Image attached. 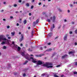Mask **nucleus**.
I'll return each mask as SVG.
<instances>
[{
    "label": "nucleus",
    "mask_w": 77,
    "mask_h": 77,
    "mask_svg": "<svg viewBox=\"0 0 77 77\" xmlns=\"http://www.w3.org/2000/svg\"><path fill=\"white\" fill-rule=\"evenodd\" d=\"M54 76L55 77H59V76H58L57 75H56V74H54Z\"/></svg>",
    "instance_id": "nucleus-23"
},
{
    "label": "nucleus",
    "mask_w": 77,
    "mask_h": 77,
    "mask_svg": "<svg viewBox=\"0 0 77 77\" xmlns=\"http://www.w3.org/2000/svg\"><path fill=\"white\" fill-rule=\"evenodd\" d=\"M76 3V2H73V4H75Z\"/></svg>",
    "instance_id": "nucleus-61"
},
{
    "label": "nucleus",
    "mask_w": 77,
    "mask_h": 77,
    "mask_svg": "<svg viewBox=\"0 0 77 77\" xmlns=\"http://www.w3.org/2000/svg\"><path fill=\"white\" fill-rule=\"evenodd\" d=\"M69 12H70L69 10H68V13H69Z\"/></svg>",
    "instance_id": "nucleus-60"
},
{
    "label": "nucleus",
    "mask_w": 77,
    "mask_h": 77,
    "mask_svg": "<svg viewBox=\"0 0 77 77\" xmlns=\"http://www.w3.org/2000/svg\"><path fill=\"white\" fill-rule=\"evenodd\" d=\"M51 50H52V49L51 48H50V49H47L46 50V51H51Z\"/></svg>",
    "instance_id": "nucleus-11"
},
{
    "label": "nucleus",
    "mask_w": 77,
    "mask_h": 77,
    "mask_svg": "<svg viewBox=\"0 0 77 77\" xmlns=\"http://www.w3.org/2000/svg\"><path fill=\"white\" fill-rule=\"evenodd\" d=\"M10 27V26H7V29H9Z\"/></svg>",
    "instance_id": "nucleus-37"
},
{
    "label": "nucleus",
    "mask_w": 77,
    "mask_h": 77,
    "mask_svg": "<svg viewBox=\"0 0 77 77\" xmlns=\"http://www.w3.org/2000/svg\"><path fill=\"white\" fill-rule=\"evenodd\" d=\"M3 41L1 43L2 45L5 44H6L7 45H10L9 44L10 40L3 38V37H0V41Z\"/></svg>",
    "instance_id": "nucleus-2"
},
{
    "label": "nucleus",
    "mask_w": 77,
    "mask_h": 77,
    "mask_svg": "<svg viewBox=\"0 0 77 77\" xmlns=\"http://www.w3.org/2000/svg\"><path fill=\"white\" fill-rule=\"evenodd\" d=\"M19 3H21V0H20L19 1Z\"/></svg>",
    "instance_id": "nucleus-45"
},
{
    "label": "nucleus",
    "mask_w": 77,
    "mask_h": 77,
    "mask_svg": "<svg viewBox=\"0 0 77 77\" xmlns=\"http://www.w3.org/2000/svg\"><path fill=\"white\" fill-rule=\"evenodd\" d=\"M18 13V11H16V14H17V13Z\"/></svg>",
    "instance_id": "nucleus-64"
},
{
    "label": "nucleus",
    "mask_w": 77,
    "mask_h": 77,
    "mask_svg": "<svg viewBox=\"0 0 77 77\" xmlns=\"http://www.w3.org/2000/svg\"><path fill=\"white\" fill-rule=\"evenodd\" d=\"M33 5L31 6V9H33Z\"/></svg>",
    "instance_id": "nucleus-38"
},
{
    "label": "nucleus",
    "mask_w": 77,
    "mask_h": 77,
    "mask_svg": "<svg viewBox=\"0 0 77 77\" xmlns=\"http://www.w3.org/2000/svg\"><path fill=\"white\" fill-rule=\"evenodd\" d=\"M3 48H4V49H6V47L5 46H4L3 47Z\"/></svg>",
    "instance_id": "nucleus-26"
},
{
    "label": "nucleus",
    "mask_w": 77,
    "mask_h": 77,
    "mask_svg": "<svg viewBox=\"0 0 77 77\" xmlns=\"http://www.w3.org/2000/svg\"><path fill=\"white\" fill-rule=\"evenodd\" d=\"M3 21H6V19H3Z\"/></svg>",
    "instance_id": "nucleus-48"
},
{
    "label": "nucleus",
    "mask_w": 77,
    "mask_h": 77,
    "mask_svg": "<svg viewBox=\"0 0 77 77\" xmlns=\"http://www.w3.org/2000/svg\"><path fill=\"white\" fill-rule=\"evenodd\" d=\"M14 75H17V72H15L14 73Z\"/></svg>",
    "instance_id": "nucleus-35"
},
{
    "label": "nucleus",
    "mask_w": 77,
    "mask_h": 77,
    "mask_svg": "<svg viewBox=\"0 0 77 77\" xmlns=\"http://www.w3.org/2000/svg\"><path fill=\"white\" fill-rule=\"evenodd\" d=\"M68 36V34H66L64 37V40L66 41L67 39V37Z\"/></svg>",
    "instance_id": "nucleus-7"
},
{
    "label": "nucleus",
    "mask_w": 77,
    "mask_h": 77,
    "mask_svg": "<svg viewBox=\"0 0 77 77\" xmlns=\"http://www.w3.org/2000/svg\"><path fill=\"white\" fill-rule=\"evenodd\" d=\"M75 65H77V62H75Z\"/></svg>",
    "instance_id": "nucleus-36"
},
{
    "label": "nucleus",
    "mask_w": 77,
    "mask_h": 77,
    "mask_svg": "<svg viewBox=\"0 0 77 77\" xmlns=\"http://www.w3.org/2000/svg\"><path fill=\"white\" fill-rule=\"evenodd\" d=\"M48 45H50L51 44V43H48Z\"/></svg>",
    "instance_id": "nucleus-54"
},
{
    "label": "nucleus",
    "mask_w": 77,
    "mask_h": 77,
    "mask_svg": "<svg viewBox=\"0 0 77 77\" xmlns=\"http://www.w3.org/2000/svg\"><path fill=\"white\" fill-rule=\"evenodd\" d=\"M20 46H21V47H22V46H23V44H20Z\"/></svg>",
    "instance_id": "nucleus-55"
},
{
    "label": "nucleus",
    "mask_w": 77,
    "mask_h": 77,
    "mask_svg": "<svg viewBox=\"0 0 77 77\" xmlns=\"http://www.w3.org/2000/svg\"><path fill=\"white\" fill-rule=\"evenodd\" d=\"M68 56V55L66 54L64 56H63L62 57V59H64V58H65V57H66Z\"/></svg>",
    "instance_id": "nucleus-9"
},
{
    "label": "nucleus",
    "mask_w": 77,
    "mask_h": 77,
    "mask_svg": "<svg viewBox=\"0 0 77 77\" xmlns=\"http://www.w3.org/2000/svg\"><path fill=\"white\" fill-rule=\"evenodd\" d=\"M31 15H32V14H31V13H29V16H31Z\"/></svg>",
    "instance_id": "nucleus-40"
},
{
    "label": "nucleus",
    "mask_w": 77,
    "mask_h": 77,
    "mask_svg": "<svg viewBox=\"0 0 77 77\" xmlns=\"http://www.w3.org/2000/svg\"><path fill=\"white\" fill-rule=\"evenodd\" d=\"M38 22H39V20L38 19L36 20V22H35V23H36L37 24H38Z\"/></svg>",
    "instance_id": "nucleus-21"
},
{
    "label": "nucleus",
    "mask_w": 77,
    "mask_h": 77,
    "mask_svg": "<svg viewBox=\"0 0 77 77\" xmlns=\"http://www.w3.org/2000/svg\"><path fill=\"white\" fill-rule=\"evenodd\" d=\"M18 47V51H19V53H20V50H21V48H20V47Z\"/></svg>",
    "instance_id": "nucleus-12"
},
{
    "label": "nucleus",
    "mask_w": 77,
    "mask_h": 77,
    "mask_svg": "<svg viewBox=\"0 0 77 77\" xmlns=\"http://www.w3.org/2000/svg\"><path fill=\"white\" fill-rule=\"evenodd\" d=\"M21 38L20 39V42H21V41H23V40L24 35L23 34H21Z\"/></svg>",
    "instance_id": "nucleus-6"
},
{
    "label": "nucleus",
    "mask_w": 77,
    "mask_h": 77,
    "mask_svg": "<svg viewBox=\"0 0 77 77\" xmlns=\"http://www.w3.org/2000/svg\"><path fill=\"white\" fill-rule=\"evenodd\" d=\"M63 77V75H61L60 77Z\"/></svg>",
    "instance_id": "nucleus-47"
},
{
    "label": "nucleus",
    "mask_w": 77,
    "mask_h": 77,
    "mask_svg": "<svg viewBox=\"0 0 77 77\" xmlns=\"http://www.w3.org/2000/svg\"><path fill=\"white\" fill-rule=\"evenodd\" d=\"M6 36L8 37V36H9V35L8 34H7L6 35Z\"/></svg>",
    "instance_id": "nucleus-59"
},
{
    "label": "nucleus",
    "mask_w": 77,
    "mask_h": 77,
    "mask_svg": "<svg viewBox=\"0 0 77 77\" xmlns=\"http://www.w3.org/2000/svg\"><path fill=\"white\" fill-rule=\"evenodd\" d=\"M74 74H77V72H73Z\"/></svg>",
    "instance_id": "nucleus-24"
},
{
    "label": "nucleus",
    "mask_w": 77,
    "mask_h": 77,
    "mask_svg": "<svg viewBox=\"0 0 77 77\" xmlns=\"http://www.w3.org/2000/svg\"><path fill=\"white\" fill-rule=\"evenodd\" d=\"M9 42H10V41H9ZM9 43L10 45H9V46L12 47V45H13V47H16V48H18V46L14 43V42H12V44H10V43H9Z\"/></svg>",
    "instance_id": "nucleus-3"
},
{
    "label": "nucleus",
    "mask_w": 77,
    "mask_h": 77,
    "mask_svg": "<svg viewBox=\"0 0 77 77\" xmlns=\"http://www.w3.org/2000/svg\"><path fill=\"white\" fill-rule=\"evenodd\" d=\"M10 18H11V19H12V18H13V16H11L10 17Z\"/></svg>",
    "instance_id": "nucleus-42"
},
{
    "label": "nucleus",
    "mask_w": 77,
    "mask_h": 77,
    "mask_svg": "<svg viewBox=\"0 0 77 77\" xmlns=\"http://www.w3.org/2000/svg\"><path fill=\"white\" fill-rule=\"evenodd\" d=\"M17 4H14V7H17Z\"/></svg>",
    "instance_id": "nucleus-28"
},
{
    "label": "nucleus",
    "mask_w": 77,
    "mask_h": 77,
    "mask_svg": "<svg viewBox=\"0 0 77 77\" xmlns=\"http://www.w3.org/2000/svg\"><path fill=\"white\" fill-rule=\"evenodd\" d=\"M26 6H27V7H29V3H26Z\"/></svg>",
    "instance_id": "nucleus-15"
},
{
    "label": "nucleus",
    "mask_w": 77,
    "mask_h": 77,
    "mask_svg": "<svg viewBox=\"0 0 77 77\" xmlns=\"http://www.w3.org/2000/svg\"><path fill=\"white\" fill-rule=\"evenodd\" d=\"M21 54L26 59H27V60H29V61H32L33 63H36V66H38V65H42L43 66H45V67H47L48 68H53V66H52L53 64L51 63H46L45 64L44 62H42L41 61L38 60L37 61L36 59L33 58L32 57L29 58L30 57V56L28 54H27L26 53L21 52Z\"/></svg>",
    "instance_id": "nucleus-1"
},
{
    "label": "nucleus",
    "mask_w": 77,
    "mask_h": 77,
    "mask_svg": "<svg viewBox=\"0 0 77 77\" xmlns=\"http://www.w3.org/2000/svg\"><path fill=\"white\" fill-rule=\"evenodd\" d=\"M75 33H77V29H76L75 30Z\"/></svg>",
    "instance_id": "nucleus-34"
},
{
    "label": "nucleus",
    "mask_w": 77,
    "mask_h": 77,
    "mask_svg": "<svg viewBox=\"0 0 77 77\" xmlns=\"http://www.w3.org/2000/svg\"><path fill=\"white\" fill-rule=\"evenodd\" d=\"M52 28H53V29L54 28V24H53Z\"/></svg>",
    "instance_id": "nucleus-32"
},
{
    "label": "nucleus",
    "mask_w": 77,
    "mask_h": 77,
    "mask_svg": "<svg viewBox=\"0 0 77 77\" xmlns=\"http://www.w3.org/2000/svg\"><path fill=\"white\" fill-rule=\"evenodd\" d=\"M28 29H29V30L30 29V27L29 26L28 27Z\"/></svg>",
    "instance_id": "nucleus-44"
},
{
    "label": "nucleus",
    "mask_w": 77,
    "mask_h": 77,
    "mask_svg": "<svg viewBox=\"0 0 77 77\" xmlns=\"http://www.w3.org/2000/svg\"><path fill=\"white\" fill-rule=\"evenodd\" d=\"M33 26H35V25L37 23H36V22H33Z\"/></svg>",
    "instance_id": "nucleus-13"
},
{
    "label": "nucleus",
    "mask_w": 77,
    "mask_h": 77,
    "mask_svg": "<svg viewBox=\"0 0 77 77\" xmlns=\"http://www.w3.org/2000/svg\"><path fill=\"white\" fill-rule=\"evenodd\" d=\"M50 19L51 20H52L53 22H54H54H55V20H56V17H55V16H54L53 18L51 17Z\"/></svg>",
    "instance_id": "nucleus-4"
},
{
    "label": "nucleus",
    "mask_w": 77,
    "mask_h": 77,
    "mask_svg": "<svg viewBox=\"0 0 77 77\" xmlns=\"http://www.w3.org/2000/svg\"><path fill=\"white\" fill-rule=\"evenodd\" d=\"M21 32H19V35H20V34H21Z\"/></svg>",
    "instance_id": "nucleus-63"
},
{
    "label": "nucleus",
    "mask_w": 77,
    "mask_h": 77,
    "mask_svg": "<svg viewBox=\"0 0 77 77\" xmlns=\"http://www.w3.org/2000/svg\"><path fill=\"white\" fill-rule=\"evenodd\" d=\"M69 33L70 34H72V32L70 31V32H69Z\"/></svg>",
    "instance_id": "nucleus-43"
},
{
    "label": "nucleus",
    "mask_w": 77,
    "mask_h": 77,
    "mask_svg": "<svg viewBox=\"0 0 77 77\" xmlns=\"http://www.w3.org/2000/svg\"><path fill=\"white\" fill-rule=\"evenodd\" d=\"M60 65H58L57 66V67H60Z\"/></svg>",
    "instance_id": "nucleus-39"
},
{
    "label": "nucleus",
    "mask_w": 77,
    "mask_h": 77,
    "mask_svg": "<svg viewBox=\"0 0 77 77\" xmlns=\"http://www.w3.org/2000/svg\"><path fill=\"white\" fill-rule=\"evenodd\" d=\"M69 6H70V7H72L73 5H72V4H70V5H69Z\"/></svg>",
    "instance_id": "nucleus-33"
},
{
    "label": "nucleus",
    "mask_w": 77,
    "mask_h": 77,
    "mask_svg": "<svg viewBox=\"0 0 77 77\" xmlns=\"http://www.w3.org/2000/svg\"><path fill=\"white\" fill-rule=\"evenodd\" d=\"M27 62H28V61H27V60L26 61L23 63L24 65H26V63H27Z\"/></svg>",
    "instance_id": "nucleus-17"
},
{
    "label": "nucleus",
    "mask_w": 77,
    "mask_h": 77,
    "mask_svg": "<svg viewBox=\"0 0 77 77\" xmlns=\"http://www.w3.org/2000/svg\"><path fill=\"white\" fill-rule=\"evenodd\" d=\"M75 45H77V43H75Z\"/></svg>",
    "instance_id": "nucleus-52"
},
{
    "label": "nucleus",
    "mask_w": 77,
    "mask_h": 77,
    "mask_svg": "<svg viewBox=\"0 0 77 77\" xmlns=\"http://www.w3.org/2000/svg\"><path fill=\"white\" fill-rule=\"evenodd\" d=\"M47 21L48 22V23H50V22H51V20H50V19H47Z\"/></svg>",
    "instance_id": "nucleus-19"
},
{
    "label": "nucleus",
    "mask_w": 77,
    "mask_h": 77,
    "mask_svg": "<svg viewBox=\"0 0 77 77\" xmlns=\"http://www.w3.org/2000/svg\"><path fill=\"white\" fill-rule=\"evenodd\" d=\"M53 27H51L50 29V30L51 32H52V31L53 30Z\"/></svg>",
    "instance_id": "nucleus-20"
},
{
    "label": "nucleus",
    "mask_w": 77,
    "mask_h": 77,
    "mask_svg": "<svg viewBox=\"0 0 77 77\" xmlns=\"http://www.w3.org/2000/svg\"><path fill=\"white\" fill-rule=\"evenodd\" d=\"M64 21L65 22H66L67 21V20H66L65 19V20H64Z\"/></svg>",
    "instance_id": "nucleus-41"
},
{
    "label": "nucleus",
    "mask_w": 77,
    "mask_h": 77,
    "mask_svg": "<svg viewBox=\"0 0 77 77\" xmlns=\"http://www.w3.org/2000/svg\"><path fill=\"white\" fill-rule=\"evenodd\" d=\"M41 5V3L39 2V3H38V5Z\"/></svg>",
    "instance_id": "nucleus-46"
},
{
    "label": "nucleus",
    "mask_w": 77,
    "mask_h": 77,
    "mask_svg": "<svg viewBox=\"0 0 77 77\" xmlns=\"http://www.w3.org/2000/svg\"><path fill=\"white\" fill-rule=\"evenodd\" d=\"M46 47H46V46H45L44 47V48H46Z\"/></svg>",
    "instance_id": "nucleus-62"
},
{
    "label": "nucleus",
    "mask_w": 77,
    "mask_h": 77,
    "mask_svg": "<svg viewBox=\"0 0 77 77\" xmlns=\"http://www.w3.org/2000/svg\"><path fill=\"white\" fill-rule=\"evenodd\" d=\"M35 2V0H32V2Z\"/></svg>",
    "instance_id": "nucleus-57"
},
{
    "label": "nucleus",
    "mask_w": 77,
    "mask_h": 77,
    "mask_svg": "<svg viewBox=\"0 0 77 77\" xmlns=\"http://www.w3.org/2000/svg\"><path fill=\"white\" fill-rule=\"evenodd\" d=\"M6 3L5 2H4V5H6Z\"/></svg>",
    "instance_id": "nucleus-56"
},
{
    "label": "nucleus",
    "mask_w": 77,
    "mask_h": 77,
    "mask_svg": "<svg viewBox=\"0 0 77 77\" xmlns=\"http://www.w3.org/2000/svg\"><path fill=\"white\" fill-rule=\"evenodd\" d=\"M43 56V54H40L39 55V56L40 57H41V56Z\"/></svg>",
    "instance_id": "nucleus-30"
},
{
    "label": "nucleus",
    "mask_w": 77,
    "mask_h": 77,
    "mask_svg": "<svg viewBox=\"0 0 77 77\" xmlns=\"http://www.w3.org/2000/svg\"><path fill=\"white\" fill-rule=\"evenodd\" d=\"M75 53V51H72L69 52V54H73Z\"/></svg>",
    "instance_id": "nucleus-8"
},
{
    "label": "nucleus",
    "mask_w": 77,
    "mask_h": 77,
    "mask_svg": "<svg viewBox=\"0 0 77 77\" xmlns=\"http://www.w3.org/2000/svg\"><path fill=\"white\" fill-rule=\"evenodd\" d=\"M17 26H19V24L18 23H17Z\"/></svg>",
    "instance_id": "nucleus-51"
},
{
    "label": "nucleus",
    "mask_w": 77,
    "mask_h": 77,
    "mask_svg": "<svg viewBox=\"0 0 77 77\" xmlns=\"http://www.w3.org/2000/svg\"><path fill=\"white\" fill-rule=\"evenodd\" d=\"M57 38H58V37H57L55 38V39H56Z\"/></svg>",
    "instance_id": "nucleus-58"
},
{
    "label": "nucleus",
    "mask_w": 77,
    "mask_h": 77,
    "mask_svg": "<svg viewBox=\"0 0 77 77\" xmlns=\"http://www.w3.org/2000/svg\"><path fill=\"white\" fill-rule=\"evenodd\" d=\"M72 24H74V22H72Z\"/></svg>",
    "instance_id": "nucleus-50"
},
{
    "label": "nucleus",
    "mask_w": 77,
    "mask_h": 77,
    "mask_svg": "<svg viewBox=\"0 0 77 77\" xmlns=\"http://www.w3.org/2000/svg\"><path fill=\"white\" fill-rule=\"evenodd\" d=\"M23 23L24 24H26V23H27V21L25 20L24 21H23Z\"/></svg>",
    "instance_id": "nucleus-16"
},
{
    "label": "nucleus",
    "mask_w": 77,
    "mask_h": 77,
    "mask_svg": "<svg viewBox=\"0 0 77 77\" xmlns=\"http://www.w3.org/2000/svg\"><path fill=\"white\" fill-rule=\"evenodd\" d=\"M52 14L51 13H50L49 14V15L48 16H47V15H46V17H50V16H51V15Z\"/></svg>",
    "instance_id": "nucleus-18"
},
{
    "label": "nucleus",
    "mask_w": 77,
    "mask_h": 77,
    "mask_svg": "<svg viewBox=\"0 0 77 77\" xmlns=\"http://www.w3.org/2000/svg\"><path fill=\"white\" fill-rule=\"evenodd\" d=\"M42 49H43L42 48V47L40 48V50H42Z\"/></svg>",
    "instance_id": "nucleus-53"
},
{
    "label": "nucleus",
    "mask_w": 77,
    "mask_h": 77,
    "mask_svg": "<svg viewBox=\"0 0 77 77\" xmlns=\"http://www.w3.org/2000/svg\"><path fill=\"white\" fill-rule=\"evenodd\" d=\"M59 11H60V12H62V10H61V9H59Z\"/></svg>",
    "instance_id": "nucleus-31"
},
{
    "label": "nucleus",
    "mask_w": 77,
    "mask_h": 77,
    "mask_svg": "<svg viewBox=\"0 0 77 77\" xmlns=\"http://www.w3.org/2000/svg\"><path fill=\"white\" fill-rule=\"evenodd\" d=\"M53 34L51 32L48 34V36H51Z\"/></svg>",
    "instance_id": "nucleus-14"
},
{
    "label": "nucleus",
    "mask_w": 77,
    "mask_h": 77,
    "mask_svg": "<svg viewBox=\"0 0 77 77\" xmlns=\"http://www.w3.org/2000/svg\"><path fill=\"white\" fill-rule=\"evenodd\" d=\"M46 13L45 12H43V13H42V14L43 15H45V14Z\"/></svg>",
    "instance_id": "nucleus-27"
},
{
    "label": "nucleus",
    "mask_w": 77,
    "mask_h": 77,
    "mask_svg": "<svg viewBox=\"0 0 77 77\" xmlns=\"http://www.w3.org/2000/svg\"><path fill=\"white\" fill-rule=\"evenodd\" d=\"M28 51H32V50H30V48H29L28 49Z\"/></svg>",
    "instance_id": "nucleus-22"
},
{
    "label": "nucleus",
    "mask_w": 77,
    "mask_h": 77,
    "mask_svg": "<svg viewBox=\"0 0 77 77\" xmlns=\"http://www.w3.org/2000/svg\"><path fill=\"white\" fill-rule=\"evenodd\" d=\"M23 77H25V76H26V74L23 73Z\"/></svg>",
    "instance_id": "nucleus-29"
},
{
    "label": "nucleus",
    "mask_w": 77,
    "mask_h": 77,
    "mask_svg": "<svg viewBox=\"0 0 77 77\" xmlns=\"http://www.w3.org/2000/svg\"><path fill=\"white\" fill-rule=\"evenodd\" d=\"M15 32H11V34L12 36H14V35H15Z\"/></svg>",
    "instance_id": "nucleus-10"
},
{
    "label": "nucleus",
    "mask_w": 77,
    "mask_h": 77,
    "mask_svg": "<svg viewBox=\"0 0 77 77\" xmlns=\"http://www.w3.org/2000/svg\"><path fill=\"white\" fill-rule=\"evenodd\" d=\"M45 75L46 77H48L49 76V74H46V73H44L42 74V76H44Z\"/></svg>",
    "instance_id": "nucleus-5"
},
{
    "label": "nucleus",
    "mask_w": 77,
    "mask_h": 77,
    "mask_svg": "<svg viewBox=\"0 0 77 77\" xmlns=\"http://www.w3.org/2000/svg\"><path fill=\"white\" fill-rule=\"evenodd\" d=\"M8 39H11V37H8Z\"/></svg>",
    "instance_id": "nucleus-49"
},
{
    "label": "nucleus",
    "mask_w": 77,
    "mask_h": 77,
    "mask_svg": "<svg viewBox=\"0 0 77 77\" xmlns=\"http://www.w3.org/2000/svg\"><path fill=\"white\" fill-rule=\"evenodd\" d=\"M35 30H33L32 31V33H35Z\"/></svg>",
    "instance_id": "nucleus-25"
}]
</instances>
